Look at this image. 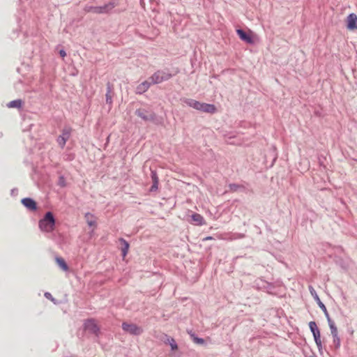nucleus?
<instances>
[{
    "label": "nucleus",
    "instance_id": "nucleus-1",
    "mask_svg": "<svg viewBox=\"0 0 357 357\" xmlns=\"http://www.w3.org/2000/svg\"><path fill=\"white\" fill-rule=\"evenodd\" d=\"M56 226V218L52 211H47L43 217L38 221V227L40 231L50 233L53 231Z\"/></svg>",
    "mask_w": 357,
    "mask_h": 357
},
{
    "label": "nucleus",
    "instance_id": "nucleus-2",
    "mask_svg": "<svg viewBox=\"0 0 357 357\" xmlns=\"http://www.w3.org/2000/svg\"><path fill=\"white\" fill-rule=\"evenodd\" d=\"M119 5L117 0H113L107 3L99 6H86L84 10L86 12L92 13L95 14H109L112 10Z\"/></svg>",
    "mask_w": 357,
    "mask_h": 357
},
{
    "label": "nucleus",
    "instance_id": "nucleus-3",
    "mask_svg": "<svg viewBox=\"0 0 357 357\" xmlns=\"http://www.w3.org/2000/svg\"><path fill=\"white\" fill-rule=\"evenodd\" d=\"M135 114L146 122L151 121L156 125L161 123L157 114L151 109L139 108L135 110Z\"/></svg>",
    "mask_w": 357,
    "mask_h": 357
},
{
    "label": "nucleus",
    "instance_id": "nucleus-4",
    "mask_svg": "<svg viewBox=\"0 0 357 357\" xmlns=\"http://www.w3.org/2000/svg\"><path fill=\"white\" fill-rule=\"evenodd\" d=\"M173 77V75L164 70H157L150 77L153 84H160L162 82L167 81Z\"/></svg>",
    "mask_w": 357,
    "mask_h": 357
},
{
    "label": "nucleus",
    "instance_id": "nucleus-5",
    "mask_svg": "<svg viewBox=\"0 0 357 357\" xmlns=\"http://www.w3.org/2000/svg\"><path fill=\"white\" fill-rule=\"evenodd\" d=\"M84 330L88 331L90 333L94 334L98 337L100 333V328L93 318H89L84 321L83 324Z\"/></svg>",
    "mask_w": 357,
    "mask_h": 357
},
{
    "label": "nucleus",
    "instance_id": "nucleus-6",
    "mask_svg": "<svg viewBox=\"0 0 357 357\" xmlns=\"http://www.w3.org/2000/svg\"><path fill=\"white\" fill-rule=\"evenodd\" d=\"M122 329L132 335H140L143 333V329L135 324L122 323Z\"/></svg>",
    "mask_w": 357,
    "mask_h": 357
},
{
    "label": "nucleus",
    "instance_id": "nucleus-7",
    "mask_svg": "<svg viewBox=\"0 0 357 357\" xmlns=\"http://www.w3.org/2000/svg\"><path fill=\"white\" fill-rule=\"evenodd\" d=\"M236 33L242 41L250 45L255 43V40L251 33L247 32L242 29H236Z\"/></svg>",
    "mask_w": 357,
    "mask_h": 357
},
{
    "label": "nucleus",
    "instance_id": "nucleus-8",
    "mask_svg": "<svg viewBox=\"0 0 357 357\" xmlns=\"http://www.w3.org/2000/svg\"><path fill=\"white\" fill-rule=\"evenodd\" d=\"M21 203L28 211L31 212H35L38 210V204L33 198H22L21 199Z\"/></svg>",
    "mask_w": 357,
    "mask_h": 357
},
{
    "label": "nucleus",
    "instance_id": "nucleus-9",
    "mask_svg": "<svg viewBox=\"0 0 357 357\" xmlns=\"http://www.w3.org/2000/svg\"><path fill=\"white\" fill-rule=\"evenodd\" d=\"M107 88H106V94H105V102H106V104L109 105V109L112 107V102H113V100H112V98H113V96H114V85L108 82L107 83Z\"/></svg>",
    "mask_w": 357,
    "mask_h": 357
},
{
    "label": "nucleus",
    "instance_id": "nucleus-10",
    "mask_svg": "<svg viewBox=\"0 0 357 357\" xmlns=\"http://www.w3.org/2000/svg\"><path fill=\"white\" fill-rule=\"evenodd\" d=\"M70 128L63 129L62 134L57 137V142L62 149L65 146L67 140L70 138Z\"/></svg>",
    "mask_w": 357,
    "mask_h": 357
},
{
    "label": "nucleus",
    "instance_id": "nucleus-11",
    "mask_svg": "<svg viewBox=\"0 0 357 357\" xmlns=\"http://www.w3.org/2000/svg\"><path fill=\"white\" fill-rule=\"evenodd\" d=\"M278 158L277 149L275 146H272L265 155L266 162L268 163V159H271L269 167H272Z\"/></svg>",
    "mask_w": 357,
    "mask_h": 357
},
{
    "label": "nucleus",
    "instance_id": "nucleus-12",
    "mask_svg": "<svg viewBox=\"0 0 357 357\" xmlns=\"http://www.w3.org/2000/svg\"><path fill=\"white\" fill-rule=\"evenodd\" d=\"M198 111L208 114H215L217 112V108L213 104L200 102Z\"/></svg>",
    "mask_w": 357,
    "mask_h": 357
},
{
    "label": "nucleus",
    "instance_id": "nucleus-13",
    "mask_svg": "<svg viewBox=\"0 0 357 357\" xmlns=\"http://www.w3.org/2000/svg\"><path fill=\"white\" fill-rule=\"evenodd\" d=\"M347 28L349 30L357 29V15L350 13L347 17Z\"/></svg>",
    "mask_w": 357,
    "mask_h": 357
},
{
    "label": "nucleus",
    "instance_id": "nucleus-14",
    "mask_svg": "<svg viewBox=\"0 0 357 357\" xmlns=\"http://www.w3.org/2000/svg\"><path fill=\"white\" fill-rule=\"evenodd\" d=\"M151 178L153 182L151 187L149 189L150 192H156L158 189L159 178L157 172L151 169Z\"/></svg>",
    "mask_w": 357,
    "mask_h": 357
},
{
    "label": "nucleus",
    "instance_id": "nucleus-15",
    "mask_svg": "<svg viewBox=\"0 0 357 357\" xmlns=\"http://www.w3.org/2000/svg\"><path fill=\"white\" fill-rule=\"evenodd\" d=\"M190 218L191 222L195 225L202 226L206 224L204 217L199 213H194L190 215Z\"/></svg>",
    "mask_w": 357,
    "mask_h": 357
},
{
    "label": "nucleus",
    "instance_id": "nucleus-16",
    "mask_svg": "<svg viewBox=\"0 0 357 357\" xmlns=\"http://www.w3.org/2000/svg\"><path fill=\"white\" fill-rule=\"evenodd\" d=\"M151 84H153L152 80H151L150 82L148 80H146V81L142 82L137 86L136 93L142 94V93H145L146 91H148V89H149V87L151 86Z\"/></svg>",
    "mask_w": 357,
    "mask_h": 357
},
{
    "label": "nucleus",
    "instance_id": "nucleus-17",
    "mask_svg": "<svg viewBox=\"0 0 357 357\" xmlns=\"http://www.w3.org/2000/svg\"><path fill=\"white\" fill-rule=\"evenodd\" d=\"M229 190L231 192H247V187L243 184H238V183H230L228 185Z\"/></svg>",
    "mask_w": 357,
    "mask_h": 357
},
{
    "label": "nucleus",
    "instance_id": "nucleus-18",
    "mask_svg": "<svg viewBox=\"0 0 357 357\" xmlns=\"http://www.w3.org/2000/svg\"><path fill=\"white\" fill-rule=\"evenodd\" d=\"M308 289H309V291L311 294V296L313 297V298L314 299V301L317 302V305H319V307L321 308V310L322 308H324V307H326V305L322 303V301L320 300L318 294H317V291L316 290L314 289V287L312 286V285H310L308 287Z\"/></svg>",
    "mask_w": 357,
    "mask_h": 357
},
{
    "label": "nucleus",
    "instance_id": "nucleus-19",
    "mask_svg": "<svg viewBox=\"0 0 357 357\" xmlns=\"http://www.w3.org/2000/svg\"><path fill=\"white\" fill-rule=\"evenodd\" d=\"M84 218L86 220L87 225L90 227H96V218L93 213L89 212L86 213L84 215Z\"/></svg>",
    "mask_w": 357,
    "mask_h": 357
},
{
    "label": "nucleus",
    "instance_id": "nucleus-20",
    "mask_svg": "<svg viewBox=\"0 0 357 357\" xmlns=\"http://www.w3.org/2000/svg\"><path fill=\"white\" fill-rule=\"evenodd\" d=\"M309 328L312 333L314 339L321 337L320 331L315 321H312L309 323Z\"/></svg>",
    "mask_w": 357,
    "mask_h": 357
},
{
    "label": "nucleus",
    "instance_id": "nucleus-21",
    "mask_svg": "<svg viewBox=\"0 0 357 357\" xmlns=\"http://www.w3.org/2000/svg\"><path fill=\"white\" fill-rule=\"evenodd\" d=\"M120 243H121V255L123 257H125L128 252V250H129V248H130V244L129 243L125 240L123 238H120L119 239Z\"/></svg>",
    "mask_w": 357,
    "mask_h": 357
},
{
    "label": "nucleus",
    "instance_id": "nucleus-22",
    "mask_svg": "<svg viewBox=\"0 0 357 357\" xmlns=\"http://www.w3.org/2000/svg\"><path fill=\"white\" fill-rule=\"evenodd\" d=\"M55 261L58 266L63 271H69V266L65 259L61 257H56Z\"/></svg>",
    "mask_w": 357,
    "mask_h": 357
},
{
    "label": "nucleus",
    "instance_id": "nucleus-23",
    "mask_svg": "<svg viewBox=\"0 0 357 357\" xmlns=\"http://www.w3.org/2000/svg\"><path fill=\"white\" fill-rule=\"evenodd\" d=\"M182 101L190 107H192L197 110L199 109V101L192 98H183Z\"/></svg>",
    "mask_w": 357,
    "mask_h": 357
},
{
    "label": "nucleus",
    "instance_id": "nucleus-24",
    "mask_svg": "<svg viewBox=\"0 0 357 357\" xmlns=\"http://www.w3.org/2000/svg\"><path fill=\"white\" fill-rule=\"evenodd\" d=\"M188 334L190 335L192 340L195 344H200V345L206 344V341L204 338L197 336V335L195 333L192 332L191 331L190 332H188Z\"/></svg>",
    "mask_w": 357,
    "mask_h": 357
},
{
    "label": "nucleus",
    "instance_id": "nucleus-25",
    "mask_svg": "<svg viewBox=\"0 0 357 357\" xmlns=\"http://www.w3.org/2000/svg\"><path fill=\"white\" fill-rule=\"evenodd\" d=\"M23 103L24 102H23V101L21 99H17V100H12L10 102H9L7 104V106L9 108H17V109H20V108H21L22 107Z\"/></svg>",
    "mask_w": 357,
    "mask_h": 357
},
{
    "label": "nucleus",
    "instance_id": "nucleus-26",
    "mask_svg": "<svg viewBox=\"0 0 357 357\" xmlns=\"http://www.w3.org/2000/svg\"><path fill=\"white\" fill-rule=\"evenodd\" d=\"M340 337L339 335L333 336V345L331 348H333L335 351H337L340 348Z\"/></svg>",
    "mask_w": 357,
    "mask_h": 357
},
{
    "label": "nucleus",
    "instance_id": "nucleus-27",
    "mask_svg": "<svg viewBox=\"0 0 357 357\" xmlns=\"http://www.w3.org/2000/svg\"><path fill=\"white\" fill-rule=\"evenodd\" d=\"M328 326H329V328H330V331H331V333L332 337L333 336H335V335H338L337 328L335 326V322H332V323L329 324Z\"/></svg>",
    "mask_w": 357,
    "mask_h": 357
},
{
    "label": "nucleus",
    "instance_id": "nucleus-28",
    "mask_svg": "<svg viewBox=\"0 0 357 357\" xmlns=\"http://www.w3.org/2000/svg\"><path fill=\"white\" fill-rule=\"evenodd\" d=\"M167 341H168V342L171 347V349L172 351H175V350L178 349V344L173 337H169L167 338Z\"/></svg>",
    "mask_w": 357,
    "mask_h": 357
},
{
    "label": "nucleus",
    "instance_id": "nucleus-29",
    "mask_svg": "<svg viewBox=\"0 0 357 357\" xmlns=\"http://www.w3.org/2000/svg\"><path fill=\"white\" fill-rule=\"evenodd\" d=\"M57 184H58V185H59L61 188H64L66 186V181L65 177L63 175H61L59 177Z\"/></svg>",
    "mask_w": 357,
    "mask_h": 357
},
{
    "label": "nucleus",
    "instance_id": "nucleus-30",
    "mask_svg": "<svg viewBox=\"0 0 357 357\" xmlns=\"http://www.w3.org/2000/svg\"><path fill=\"white\" fill-rule=\"evenodd\" d=\"M321 310L323 311L326 319H327V321H328V324H331L332 322H334L333 320L331 319V318L330 317V315L328 314V312L326 309V307H324V308L321 309Z\"/></svg>",
    "mask_w": 357,
    "mask_h": 357
},
{
    "label": "nucleus",
    "instance_id": "nucleus-31",
    "mask_svg": "<svg viewBox=\"0 0 357 357\" xmlns=\"http://www.w3.org/2000/svg\"><path fill=\"white\" fill-rule=\"evenodd\" d=\"M317 346V348H318V350L319 352L321 353V351H322V342H321V337H318V338H315L314 339Z\"/></svg>",
    "mask_w": 357,
    "mask_h": 357
},
{
    "label": "nucleus",
    "instance_id": "nucleus-32",
    "mask_svg": "<svg viewBox=\"0 0 357 357\" xmlns=\"http://www.w3.org/2000/svg\"><path fill=\"white\" fill-rule=\"evenodd\" d=\"M44 296L46 298L52 301L54 303H56V299L52 296V295L50 292H45Z\"/></svg>",
    "mask_w": 357,
    "mask_h": 357
},
{
    "label": "nucleus",
    "instance_id": "nucleus-33",
    "mask_svg": "<svg viewBox=\"0 0 357 357\" xmlns=\"http://www.w3.org/2000/svg\"><path fill=\"white\" fill-rule=\"evenodd\" d=\"M59 54H60V56H61V57H63H63H65V56H66V51H65L64 50H61L59 51Z\"/></svg>",
    "mask_w": 357,
    "mask_h": 357
},
{
    "label": "nucleus",
    "instance_id": "nucleus-34",
    "mask_svg": "<svg viewBox=\"0 0 357 357\" xmlns=\"http://www.w3.org/2000/svg\"><path fill=\"white\" fill-rule=\"evenodd\" d=\"M265 287L271 289L273 287V285L271 283L266 282V286Z\"/></svg>",
    "mask_w": 357,
    "mask_h": 357
},
{
    "label": "nucleus",
    "instance_id": "nucleus-35",
    "mask_svg": "<svg viewBox=\"0 0 357 357\" xmlns=\"http://www.w3.org/2000/svg\"><path fill=\"white\" fill-rule=\"evenodd\" d=\"M212 239H213V238L211 236H208L204 238L203 241H209V240H212Z\"/></svg>",
    "mask_w": 357,
    "mask_h": 357
},
{
    "label": "nucleus",
    "instance_id": "nucleus-36",
    "mask_svg": "<svg viewBox=\"0 0 357 357\" xmlns=\"http://www.w3.org/2000/svg\"><path fill=\"white\" fill-rule=\"evenodd\" d=\"M319 164H320V165H322V161H321L320 159H319Z\"/></svg>",
    "mask_w": 357,
    "mask_h": 357
},
{
    "label": "nucleus",
    "instance_id": "nucleus-37",
    "mask_svg": "<svg viewBox=\"0 0 357 357\" xmlns=\"http://www.w3.org/2000/svg\"><path fill=\"white\" fill-rule=\"evenodd\" d=\"M309 357H316V356H309Z\"/></svg>",
    "mask_w": 357,
    "mask_h": 357
}]
</instances>
